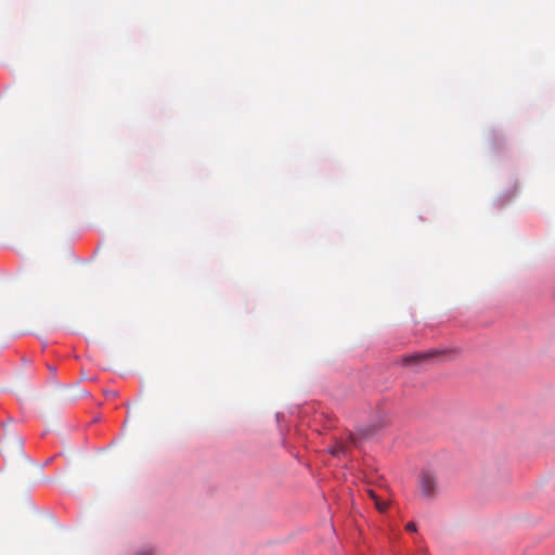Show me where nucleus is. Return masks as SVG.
I'll list each match as a JSON object with an SVG mask.
<instances>
[{"instance_id": "obj_1", "label": "nucleus", "mask_w": 555, "mask_h": 555, "mask_svg": "<svg viewBox=\"0 0 555 555\" xmlns=\"http://www.w3.org/2000/svg\"><path fill=\"white\" fill-rule=\"evenodd\" d=\"M418 490L426 501H434L439 493V482L436 475L429 469H423L418 477Z\"/></svg>"}, {"instance_id": "obj_2", "label": "nucleus", "mask_w": 555, "mask_h": 555, "mask_svg": "<svg viewBox=\"0 0 555 555\" xmlns=\"http://www.w3.org/2000/svg\"><path fill=\"white\" fill-rule=\"evenodd\" d=\"M443 353L444 350L437 348L425 351H416L414 353L403 356L401 359V364L403 366L413 367L427 363H433L437 358H439Z\"/></svg>"}, {"instance_id": "obj_3", "label": "nucleus", "mask_w": 555, "mask_h": 555, "mask_svg": "<svg viewBox=\"0 0 555 555\" xmlns=\"http://www.w3.org/2000/svg\"><path fill=\"white\" fill-rule=\"evenodd\" d=\"M23 450V440L17 436L4 437L0 442V453L4 456H14L21 454Z\"/></svg>"}, {"instance_id": "obj_4", "label": "nucleus", "mask_w": 555, "mask_h": 555, "mask_svg": "<svg viewBox=\"0 0 555 555\" xmlns=\"http://www.w3.org/2000/svg\"><path fill=\"white\" fill-rule=\"evenodd\" d=\"M515 196V190H508L504 193H502L495 201L494 206L498 208H503L507 203L512 201V198Z\"/></svg>"}, {"instance_id": "obj_5", "label": "nucleus", "mask_w": 555, "mask_h": 555, "mask_svg": "<svg viewBox=\"0 0 555 555\" xmlns=\"http://www.w3.org/2000/svg\"><path fill=\"white\" fill-rule=\"evenodd\" d=\"M369 493L372 496V499L374 500L376 507L380 512H383V511H385L387 508V504L384 503L383 501H380L372 490H369Z\"/></svg>"}, {"instance_id": "obj_6", "label": "nucleus", "mask_w": 555, "mask_h": 555, "mask_svg": "<svg viewBox=\"0 0 555 555\" xmlns=\"http://www.w3.org/2000/svg\"><path fill=\"white\" fill-rule=\"evenodd\" d=\"M376 429L377 428L375 426H370V427H366V428H361L360 429L361 437L362 438H370V437H372L375 434Z\"/></svg>"}, {"instance_id": "obj_7", "label": "nucleus", "mask_w": 555, "mask_h": 555, "mask_svg": "<svg viewBox=\"0 0 555 555\" xmlns=\"http://www.w3.org/2000/svg\"><path fill=\"white\" fill-rule=\"evenodd\" d=\"M405 529L411 532H416V524L414 521H410L406 524Z\"/></svg>"}, {"instance_id": "obj_8", "label": "nucleus", "mask_w": 555, "mask_h": 555, "mask_svg": "<svg viewBox=\"0 0 555 555\" xmlns=\"http://www.w3.org/2000/svg\"><path fill=\"white\" fill-rule=\"evenodd\" d=\"M348 439H349V446L352 444V443L353 444L357 443L356 438H354L353 434L350 430H349Z\"/></svg>"}, {"instance_id": "obj_9", "label": "nucleus", "mask_w": 555, "mask_h": 555, "mask_svg": "<svg viewBox=\"0 0 555 555\" xmlns=\"http://www.w3.org/2000/svg\"><path fill=\"white\" fill-rule=\"evenodd\" d=\"M348 532H349V541L351 540L352 538V534H353V530L351 529V526L349 525V529H348ZM354 532L359 533V530L357 528H354Z\"/></svg>"}, {"instance_id": "obj_10", "label": "nucleus", "mask_w": 555, "mask_h": 555, "mask_svg": "<svg viewBox=\"0 0 555 555\" xmlns=\"http://www.w3.org/2000/svg\"><path fill=\"white\" fill-rule=\"evenodd\" d=\"M137 555H154L152 550L139 552Z\"/></svg>"}, {"instance_id": "obj_11", "label": "nucleus", "mask_w": 555, "mask_h": 555, "mask_svg": "<svg viewBox=\"0 0 555 555\" xmlns=\"http://www.w3.org/2000/svg\"><path fill=\"white\" fill-rule=\"evenodd\" d=\"M48 369L51 373H55L56 372V367L55 366H52V365H48Z\"/></svg>"}, {"instance_id": "obj_12", "label": "nucleus", "mask_w": 555, "mask_h": 555, "mask_svg": "<svg viewBox=\"0 0 555 555\" xmlns=\"http://www.w3.org/2000/svg\"><path fill=\"white\" fill-rule=\"evenodd\" d=\"M348 491L350 492V491H351V488H348ZM350 503H353V501L349 499V504H350Z\"/></svg>"}]
</instances>
